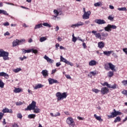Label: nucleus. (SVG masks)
Returning a JSON list of instances; mask_svg holds the SVG:
<instances>
[{
    "mask_svg": "<svg viewBox=\"0 0 127 127\" xmlns=\"http://www.w3.org/2000/svg\"><path fill=\"white\" fill-rule=\"evenodd\" d=\"M8 55V52H5L2 49H0V57H3V59L4 61L9 60Z\"/></svg>",
    "mask_w": 127,
    "mask_h": 127,
    "instance_id": "obj_1",
    "label": "nucleus"
},
{
    "mask_svg": "<svg viewBox=\"0 0 127 127\" xmlns=\"http://www.w3.org/2000/svg\"><path fill=\"white\" fill-rule=\"evenodd\" d=\"M122 115V112L117 111L116 109H114L113 112L111 113L110 115H108V119H113V118H116L117 116H121Z\"/></svg>",
    "mask_w": 127,
    "mask_h": 127,
    "instance_id": "obj_2",
    "label": "nucleus"
},
{
    "mask_svg": "<svg viewBox=\"0 0 127 127\" xmlns=\"http://www.w3.org/2000/svg\"><path fill=\"white\" fill-rule=\"evenodd\" d=\"M56 97L58 98V101H61L63 99H66L67 98V94L65 92H64L62 94L60 92H57L56 93Z\"/></svg>",
    "mask_w": 127,
    "mask_h": 127,
    "instance_id": "obj_3",
    "label": "nucleus"
},
{
    "mask_svg": "<svg viewBox=\"0 0 127 127\" xmlns=\"http://www.w3.org/2000/svg\"><path fill=\"white\" fill-rule=\"evenodd\" d=\"M36 108V102L33 101L29 106L25 109V111H31Z\"/></svg>",
    "mask_w": 127,
    "mask_h": 127,
    "instance_id": "obj_4",
    "label": "nucleus"
},
{
    "mask_svg": "<svg viewBox=\"0 0 127 127\" xmlns=\"http://www.w3.org/2000/svg\"><path fill=\"white\" fill-rule=\"evenodd\" d=\"M112 29H117V26L115 25L108 24L104 28L105 31H112Z\"/></svg>",
    "mask_w": 127,
    "mask_h": 127,
    "instance_id": "obj_5",
    "label": "nucleus"
},
{
    "mask_svg": "<svg viewBox=\"0 0 127 127\" xmlns=\"http://www.w3.org/2000/svg\"><path fill=\"white\" fill-rule=\"evenodd\" d=\"M66 123L67 125L71 126V127H75V122H74V120L73 118L71 117H68L66 119Z\"/></svg>",
    "mask_w": 127,
    "mask_h": 127,
    "instance_id": "obj_6",
    "label": "nucleus"
},
{
    "mask_svg": "<svg viewBox=\"0 0 127 127\" xmlns=\"http://www.w3.org/2000/svg\"><path fill=\"white\" fill-rule=\"evenodd\" d=\"M90 15H91V11H88L87 12H85L82 16V18L83 19H89Z\"/></svg>",
    "mask_w": 127,
    "mask_h": 127,
    "instance_id": "obj_7",
    "label": "nucleus"
},
{
    "mask_svg": "<svg viewBox=\"0 0 127 127\" xmlns=\"http://www.w3.org/2000/svg\"><path fill=\"white\" fill-rule=\"evenodd\" d=\"M103 86H106L108 88H111L112 89H116L117 88V85L116 84H114L113 85H112L108 82H104L103 84Z\"/></svg>",
    "mask_w": 127,
    "mask_h": 127,
    "instance_id": "obj_8",
    "label": "nucleus"
},
{
    "mask_svg": "<svg viewBox=\"0 0 127 127\" xmlns=\"http://www.w3.org/2000/svg\"><path fill=\"white\" fill-rule=\"evenodd\" d=\"M48 81L50 85H52V84H59V82L56 79H54L51 78L48 79Z\"/></svg>",
    "mask_w": 127,
    "mask_h": 127,
    "instance_id": "obj_9",
    "label": "nucleus"
},
{
    "mask_svg": "<svg viewBox=\"0 0 127 127\" xmlns=\"http://www.w3.org/2000/svg\"><path fill=\"white\" fill-rule=\"evenodd\" d=\"M95 22L96 23H97V24H105L106 23V21H105V20H103V19H95Z\"/></svg>",
    "mask_w": 127,
    "mask_h": 127,
    "instance_id": "obj_10",
    "label": "nucleus"
},
{
    "mask_svg": "<svg viewBox=\"0 0 127 127\" xmlns=\"http://www.w3.org/2000/svg\"><path fill=\"white\" fill-rule=\"evenodd\" d=\"M83 25H84V23L79 21L76 24L71 25V27H74V26H75V27H79V26H82Z\"/></svg>",
    "mask_w": 127,
    "mask_h": 127,
    "instance_id": "obj_11",
    "label": "nucleus"
},
{
    "mask_svg": "<svg viewBox=\"0 0 127 127\" xmlns=\"http://www.w3.org/2000/svg\"><path fill=\"white\" fill-rule=\"evenodd\" d=\"M101 92L102 95H105V94L109 93V89L107 87H103L101 88Z\"/></svg>",
    "mask_w": 127,
    "mask_h": 127,
    "instance_id": "obj_12",
    "label": "nucleus"
},
{
    "mask_svg": "<svg viewBox=\"0 0 127 127\" xmlns=\"http://www.w3.org/2000/svg\"><path fill=\"white\" fill-rule=\"evenodd\" d=\"M0 76L2 77H4L5 79H8L9 78V75H8V74L4 72H0Z\"/></svg>",
    "mask_w": 127,
    "mask_h": 127,
    "instance_id": "obj_13",
    "label": "nucleus"
},
{
    "mask_svg": "<svg viewBox=\"0 0 127 127\" xmlns=\"http://www.w3.org/2000/svg\"><path fill=\"white\" fill-rule=\"evenodd\" d=\"M2 113H9V114H12V110L11 109H8L7 108H5L3 109L2 111Z\"/></svg>",
    "mask_w": 127,
    "mask_h": 127,
    "instance_id": "obj_14",
    "label": "nucleus"
},
{
    "mask_svg": "<svg viewBox=\"0 0 127 127\" xmlns=\"http://www.w3.org/2000/svg\"><path fill=\"white\" fill-rule=\"evenodd\" d=\"M97 75V70H94L93 71H90L89 74L88 75V77L92 78V76H96Z\"/></svg>",
    "mask_w": 127,
    "mask_h": 127,
    "instance_id": "obj_15",
    "label": "nucleus"
},
{
    "mask_svg": "<svg viewBox=\"0 0 127 127\" xmlns=\"http://www.w3.org/2000/svg\"><path fill=\"white\" fill-rule=\"evenodd\" d=\"M98 47L102 49L105 47V43L103 42H99L98 43Z\"/></svg>",
    "mask_w": 127,
    "mask_h": 127,
    "instance_id": "obj_16",
    "label": "nucleus"
},
{
    "mask_svg": "<svg viewBox=\"0 0 127 127\" xmlns=\"http://www.w3.org/2000/svg\"><path fill=\"white\" fill-rule=\"evenodd\" d=\"M97 61L95 60H91L90 62L89 63V66H96L97 65Z\"/></svg>",
    "mask_w": 127,
    "mask_h": 127,
    "instance_id": "obj_17",
    "label": "nucleus"
},
{
    "mask_svg": "<svg viewBox=\"0 0 127 127\" xmlns=\"http://www.w3.org/2000/svg\"><path fill=\"white\" fill-rule=\"evenodd\" d=\"M101 37L102 38H104L103 40H106V37H108V36L109 35V34L107 32H102L101 33Z\"/></svg>",
    "mask_w": 127,
    "mask_h": 127,
    "instance_id": "obj_18",
    "label": "nucleus"
},
{
    "mask_svg": "<svg viewBox=\"0 0 127 127\" xmlns=\"http://www.w3.org/2000/svg\"><path fill=\"white\" fill-rule=\"evenodd\" d=\"M114 52L113 51H104L103 52V54H104V55H106V56H110L111 55V54H112V53H113Z\"/></svg>",
    "mask_w": 127,
    "mask_h": 127,
    "instance_id": "obj_19",
    "label": "nucleus"
},
{
    "mask_svg": "<svg viewBox=\"0 0 127 127\" xmlns=\"http://www.w3.org/2000/svg\"><path fill=\"white\" fill-rule=\"evenodd\" d=\"M42 74L44 77L48 76V70L46 69L43 70Z\"/></svg>",
    "mask_w": 127,
    "mask_h": 127,
    "instance_id": "obj_20",
    "label": "nucleus"
},
{
    "mask_svg": "<svg viewBox=\"0 0 127 127\" xmlns=\"http://www.w3.org/2000/svg\"><path fill=\"white\" fill-rule=\"evenodd\" d=\"M17 45H19L18 44V39H16L12 42V46L13 47H15V46H17Z\"/></svg>",
    "mask_w": 127,
    "mask_h": 127,
    "instance_id": "obj_21",
    "label": "nucleus"
},
{
    "mask_svg": "<svg viewBox=\"0 0 127 127\" xmlns=\"http://www.w3.org/2000/svg\"><path fill=\"white\" fill-rule=\"evenodd\" d=\"M95 37L98 39H100V40H104V38H102L101 34L100 33H98L96 34V36Z\"/></svg>",
    "mask_w": 127,
    "mask_h": 127,
    "instance_id": "obj_22",
    "label": "nucleus"
},
{
    "mask_svg": "<svg viewBox=\"0 0 127 127\" xmlns=\"http://www.w3.org/2000/svg\"><path fill=\"white\" fill-rule=\"evenodd\" d=\"M42 87H43V85H42V84H38L35 87H33V88L35 90H37V89H40V88H42Z\"/></svg>",
    "mask_w": 127,
    "mask_h": 127,
    "instance_id": "obj_23",
    "label": "nucleus"
},
{
    "mask_svg": "<svg viewBox=\"0 0 127 127\" xmlns=\"http://www.w3.org/2000/svg\"><path fill=\"white\" fill-rule=\"evenodd\" d=\"M94 5L95 7H97L98 6H102V5H103V3H102V2L99 1V2L95 3L94 4Z\"/></svg>",
    "mask_w": 127,
    "mask_h": 127,
    "instance_id": "obj_24",
    "label": "nucleus"
},
{
    "mask_svg": "<svg viewBox=\"0 0 127 127\" xmlns=\"http://www.w3.org/2000/svg\"><path fill=\"white\" fill-rule=\"evenodd\" d=\"M33 110H34V113H35V114H39V113H40V109L38 108L37 106H36L34 109Z\"/></svg>",
    "mask_w": 127,
    "mask_h": 127,
    "instance_id": "obj_25",
    "label": "nucleus"
},
{
    "mask_svg": "<svg viewBox=\"0 0 127 127\" xmlns=\"http://www.w3.org/2000/svg\"><path fill=\"white\" fill-rule=\"evenodd\" d=\"M21 91V89L19 88H15V89L13 90L14 93H20Z\"/></svg>",
    "mask_w": 127,
    "mask_h": 127,
    "instance_id": "obj_26",
    "label": "nucleus"
},
{
    "mask_svg": "<svg viewBox=\"0 0 127 127\" xmlns=\"http://www.w3.org/2000/svg\"><path fill=\"white\" fill-rule=\"evenodd\" d=\"M22 51H23V53H24V54H25V53H30V52H31V49L24 50V49H22Z\"/></svg>",
    "mask_w": 127,
    "mask_h": 127,
    "instance_id": "obj_27",
    "label": "nucleus"
},
{
    "mask_svg": "<svg viewBox=\"0 0 127 127\" xmlns=\"http://www.w3.org/2000/svg\"><path fill=\"white\" fill-rule=\"evenodd\" d=\"M24 42H25V39H22L21 40H18L19 45H21V44H23Z\"/></svg>",
    "mask_w": 127,
    "mask_h": 127,
    "instance_id": "obj_28",
    "label": "nucleus"
},
{
    "mask_svg": "<svg viewBox=\"0 0 127 127\" xmlns=\"http://www.w3.org/2000/svg\"><path fill=\"white\" fill-rule=\"evenodd\" d=\"M108 65L109 66L111 70H114L115 69V67H116L115 65H114L112 63H109Z\"/></svg>",
    "mask_w": 127,
    "mask_h": 127,
    "instance_id": "obj_29",
    "label": "nucleus"
},
{
    "mask_svg": "<svg viewBox=\"0 0 127 127\" xmlns=\"http://www.w3.org/2000/svg\"><path fill=\"white\" fill-rule=\"evenodd\" d=\"M118 10L120 11H127V8L126 7L118 8Z\"/></svg>",
    "mask_w": 127,
    "mask_h": 127,
    "instance_id": "obj_30",
    "label": "nucleus"
},
{
    "mask_svg": "<svg viewBox=\"0 0 127 127\" xmlns=\"http://www.w3.org/2000/svg\"><path fill=\"white\" fill-rule=\"evenodd\" d=\"M36 115L35 114H30L28 116V119H35Z\"/></svg>",
    "mask_w": 127,
    "mask_h": 127,
    "instance_id": "obj_31",
    "label": "nucleus"
},
{
    "mask_svg": "<svg viewBox=\"0 0 127 127\" xmlns=\"http://www.w3.org/2000/svg\"><path fill=\"white\" fill-rule=\"evenodd\" d=\"M47 40V38H46V37H42L40 38V42H44V41H45Z\"/></svg>",
    "mask_w": 127,
    "mask_h": 127,
    "instance_id": "obj_32",
    "label": "nucleus"
},
{
    "mask_svg": "<svg viewBox=\"0 0 127 127\" xmlns=\"http://www.w3.org/2000/svg\"><path fill=\"white\" fill-rule=\"evenodd\" d=\"M114 18H115V17H114V16H113V15H110L108 17V19L109 20H110L111 21H114Z\"/></svg>",
    "mask_w": 127,
    "mask_h": 127,
    "instance_id": "obj_33",
    "label": "nucleus"
},
{
    "mask_svg": "<svg viewBox=\"0 0 127 127\" xmlns=\"http://www.w3.org/2000/svg\"><path fill=\"white\" fill-rule=\"evenodd\" d=\"M41 27H42V24H38L37 25H36L34 29H38V28H40Z\"/></svg>",
    "mask_w": 127,
    "mask_h": 127,
    "instance_id": "obj_34",
    "label": "nucleus"
},
{
    "mask_svg": "<svg viewBox=\"0 0 127 127\" xmlns=\"http://www.w3.org/2000/svg\"><path fill=\"white\" fill-rule=\"evenodd\" d=\"M108 77H110V78L111 77H113V76H114V71H109L108 73Z\"/></svg>",
    "mask_w": 127,
    "mask_h": 127,
    "instance_id": "obj_35",
    "label": "nucleus"
},
{
    "mask_svg": "<svg viewBox=\"0 0 127 127\" xmlns=\"http://www.w3.org/2000/svg\"><path fill=\"white\" fill-rule=\"evenodd\" d=\"M60 59H61V61H62V62H64V63H65L67 61V60L63 58L62 56H61Z\"/></svg>",
    "mask_w": 127,
    "mask_h": 127,
    "instance_id": "obj_36",
    "label": "nucleus"
},
{
    "mask_svg": "<svg viewBox=\"0 0 127 127\" xmlns=\"http://www.w3.org/2000/svg\"><path fill=\"white\" fill-rule=\"evenodd\" d=\"M3 87H4V83L1 79L0 80V88H3Z\"/></svg>",
    "mask_w": 127,
    "mask_h": 127,
    "instance_id": "obj_37",
    "label": "nucleus"
},
{
    "mask_svg": "<svg viewBox=\"0 0 127 127\" xmlns=\"http://www.w3.org/2000/svg\"><path fill=\"white\" fill-rule=\"evenodd\" d=\"M43 25L44 26H46L47 27H49V28L51 27V25H50V24H48V23H46V22L43 23Z\"/></svg>",
    "mask_w": 127,
    "mask_h": 127,
    "instance_id": "obj_38",
    "label": "nucleus"
},
{
    "mask_svg": "<svg viewBox=\"0 0 127 127\" xmlns=\"http://www.w3.org/2000/svg\"><path fill=\"white\" fill-rule=\"evenodd\" d=\"M118 122H121V117H117L115 121H114V123H118Z\"/></svg>",
    "mask_w": 127,
    "mask_h": 127,
    "instance_id": "obj_39",
    "label": "nucleus"
},
{
    "mask_svg": "<svg viewBox=\"0 0 127 127\" xmlns=\"http://www.w3.org/2000/svg\"><path fill=\"white\" fill-rule=\"evenodd\" d=\"M20 71H21V69L20 68H17L13 70V71L15 73H18V72H19Z\"/></svg>",
    "mask_w": 127,
    "mask_h": 127,
    "instance_id": "obj_40",
    "label": "nucleus"
},
{
    "mask_svg": "<svg viewBox=\"0 0 127 127\" xmlns=\"http://www.w3.org/2000/svg\"><path fill=\"white\" fill-rule=\"evenodd\" d=\"M65 64H67V65H70V66H73V63L66 61V62H65Z\"/></svg>",
    "mask_w": 127,
    "mask_h": 127,
    "instance_id": "obj_41",
    "label": "nucleus"
},
{
    "mask_svg": "<svg viewBox=\"0 0 127 127\" xmlns=\"http://www.w3.org/2000/svg\"><path fill=\"white\" fill-rule=\"evenodd\" d=\"M122 84L124 85V86H127V80H124L122 81Z\"/></svg>",
    "mask_w": 127,
    "mask_h": 127,
    "instance_id": "obj_42",
    "label": "nucleus"
},
{
    "mask_svg": "<svg viewBox=\"0 0 127 127\" xmlns=\"http://www.w3.org/2000/svg\"><path fill=\"white\" fill-rule=\"evenodd\" d=\"M31 52H32L33 53H35V54H36L38 51L37 50H34L33 49H31Z\"/></svg>",
    "mask_w": 127,
    "mask_h": 127,
    "instance_id": "obj_43",
    "label": "nucleus"
},
{
    "mask_svg": "<svg viewBox=\"0 0 127 127\" xmlns=\"http://www.w3.org/2000/svg\"><path fill=\"white\" fill-rule=\"evenodd\" d=\"M54 13L55 15H59V12H58V10L55 9L54 10Z\"/></svg>",
    "mask_w": 127,
    "mask_h": 127,
    "instance_id": "obj_44",
    "label": "nucleus"
},
{
    "mask_svg": "<svg viewBox=\"0 0 127 127\" xmlns=\"http://www.w3.org/2000/svg\"><path fill=\"white\" fill-rule=\"evenodd\" d=\"M1 13H2L3 14H4V15H8V13H7V12H6V11L4 10H2Z\"/></svg>",
    "mask_w": 127,
    "mask_h": 127,
    "instance_id": "obj_45",
    "label": "nucleus"
},
{
    "mask_svg": "<svg viewBox=\"0 0 127 127\" xmlns=\"http://www.w3.org/2000/svg\"><path fill=\"white\" fill-rule=\"evenodd\" d=\"M92 91L94 92V93H96V94H98L100 92V90L97 89H92Z\"/></svg>",
    "mask_w": 127,
    "mask_h": 127,
    "instance_id": "obj_46",
    "label": "nucleus"
},
{
    "mask_svg": "<svg viewBox=\"0 0 127 127\" xmlns=\"http://www.w3.org/2000/svg\"><path fill=\"white\" fill-rule=\"evenodd\" d=\"M15 104L16 105V106H20V105H22V102H21V101L16 102H15Z\"/></svg>",
    "mask_w": 127,
    "mask_h": 127,
    "instance_id": "obj_47",
    "label": "nucleus"
},
{
    "mask_svg": "<svg viewBox=\"0 0 127 127\" xmlns=\"http://www.w3.org/2000/svg\"><path fill=\"white\" fill-rule=\"evenodd\" d=\"M96 120H97V121H99V122H103V119H101V117L100 116L96 117Z\"/></svg>",
    "mask_w": 127,
    "mask_h": 127,
    "instance_id": "obj_48",
    "label": "nucleus"
},
{
    "mask_svg": "<svg viewBox=\"0 0 127 127\" xmlns=\"http://www.w3.org/2000/svg\"><path fill=\"white\" fill-rule=\"evenodd\" d=\"M3 116H4V114L1 112H0V120H1V119H2Z\"/></svg>",
    "mask_w": 127,
    "mask_h": 127,
    "instance_id": "obj_49",
    "label": "nucleus"
},
{
    "mask_svg": "<svg viewBox=\"0 0 127 127\" xmlns=\"http://www.w3.org/2000/svg\"><path fill=\"white\" fill-rule=\"evenodd\" d=\"M17 117L18 119H22V115L21 114H17Z\"/></svg>",
    "mask_w": 127,
    "mask_h": 127,
    "instance_id": "obj_50",
    "label": "nucleus"
},
{
    "mask_svg": "<svg viewBox=\"0 0 127 127\" xmlns=\"http://www.w3.org/2000/svg\"><path fill=\"white\" fill-rule=\"evenodd\" d=\"M47 61L49 63H53V61H52V60L49 58L48 59V61Z\"/></svg>",
    "mask_w": 127,
    "mask_h": 127,
    "instance_id": "obj_51",
    "label": "nucleus"
},
{
    "mask_svg": "<svg viewBox=\"0 0 127 127\" xmlns=\"http://www.w3.org/2000/svg\"><path fill=\"white\" fill-rule=\"evenodd\" d=\"M3 25H4V26H8V25H9V23H8V22H6L3 24Z\"/></svg>",
    "mask_w": 127,
    "mask_h": 127,
    "instance_id": "obj_52",
    "label": "nucleus"
},
{
    "mask_svg": "<svg viewBox=\"0 0 127 127\" xmlns=\"http://www.w3.org/2000/svg\"><path fill=\"white\" fill-rule=\"evenodd\" d=\"M122 93L124 95H126V96H127V90H123L122 92Z\"/></svg>",
    "mask_w": 127,
    "mask_h": 127,
    "instance_id": "obj_53",
    "label": "nucleus"
},
{
    "mask_svg": "<svg viewBox=\"0 0 127 127\" xmlns=\"http://www.w3.org/2000/svg\"><path fill=\"white\" fill-rule=\"evenodd\" d=\"M123 51H124L126 55H127V48H123Z\"/></svg>",
    "mask_w": 127,
    "mask_h": 127,
    "instance_id": "obj_54",
    "label": "nucleus"
},
{
    "mask_svg": "<svg viewBox=\"0 0 127 127\" xmlns=\"http://www.w3.org/2000/svg\"><path fill=\"white\" fill-rule=\"evenodd\" d=\"M105 68L106 69V70H109V64H105Z\"/></svg>",
    "mask_w": 127,
    "mask_h": 127,
    "instance_id": "obj_55",
    "label": "nucleus"
},
{
    "mask_svg": "<svg viewBox=\"0 0 127 127\" xmlns=\"http://www.w3.org/2000/svg\"><path fill=\"white\" fill-rule=\"evenodd\" d=\"M97 31H95V30H93L92 31V33L94 34V35H95V36H96V34H97Z\"/></svg>",
    "mask_w": 127,
    "mask_h": 127,
    "instance_id": "obj_56",
    "label": "nucleus"
},
{
    "mask_svg": "<svg viewBox=\"0 0 127 127\" xmlns=\"http://www.w3.org/2000/svg\"><path fill=\"white\" fill-rule=\"evenodd\" d=\"M60 113H57L55 115V118H56V117H60Z\"/></svg>",
    "mask_w": 127,
    "mask_h": 127,
    "instance_id": "obj_57",
    "label": "nucleus"
},
{
    "mask_svg": "<svg viewBox=\"0 0 127 127\" xmlns=\"http://www.w3.org/2000/svg\"><path fill=\"white\" fill-rule=\"evenodd\" d=\"M4 3H5L6 4H10V5H14V4L7 2H4Z\"/></svg>",
    "mask_w": 127,
    "mask_h": 127,
    "instance_id": "obj_58",
    "label": "nucleus"
},
{
    "mask_svg": "<svg viewBox=\"0 0 127 127\" xmlns=\"http://www.w3.org/2000/svg\"><path fill=\"white\" fill-rule=\"evenodd\" d=\"M72 41L73 42H76V41H77V38L73 37L72 38Z\"/></svg>",
    "mask_w": 127,
    "mask_h": 127,
    "instance_id": "obj_59",
    "label": "nucleus"
},
{
    "mask_svg": "<svg viewBox=\"0 0 127 127\" xmlns=\"http://www.w3.org/2000/svg\"><path fill=\"white\" fill-rule=\"evenodd\" d=\"M112 56H114V57L115 58H118V55H117V54H116V53H113V54H112Z\"/></svg>",
    "mask_w": 127,
    "mask_h": 127,
    "instance_id": "obj_60",
    "label": "nucleus"
},
{
    "mask_svg": "<svg viewBox=\"0 0 127 127\" xmlns=\"http://www.w3.org/2000/svg\"><path fill=\"white\" fill-rule=\"evenodd\" d=\"M65 77L67 78V79H71V76L69 74L65 75Z\"/></svg>",
    "mask_w": 127,
    "mask_h": 127,
    "instance_id": "obj_61",
    "label": "nucleus"
},
{
    "mask_svg": "<svg viewBox=\"0 0 127 127\" xmlns=\"http://www.w3.org/2000/svg\"><path fill=\"white\" fill-rule=\"evenodd\" d=\"M61 65V63L60 62H58L56 63V66L57 67H59V66Z\"/></svg>",
    "mask_w": 127,
    "mask_h": 127,
    "instance_id": "obj_62",
    "label": "nucleus"
},
{
    "mask_svg": "<svg viewBox=\"0 0 127 127\" xmlns=\"http://www.w3.org/2000/svg\"><path fill=\"white\" fill-rule=\"evenodd\" d=\"M3 126H5V125H6V122H5V119H4L2 122Z\"/></svg>",
    "mask_w": 127,
    "mask_h": 127,
    "instance_id": "obj_63",
    "label": "nucleus"
},
{
    "mask_svg": "<svg viewBox=\"0 0 127 127\" xmlns=\"http://www.w3.org/2000/svg\"><path fill=\"white\" fill-rule=\"evenodd\" d=\"M13 127H18V125L16 124H14L12 126Z\"/></svg>",
    "mask_w": 127,
    "mask_h": 127,
    "instance_id": "obj_64",
    "label": "nucleus"
}]
</instances>
